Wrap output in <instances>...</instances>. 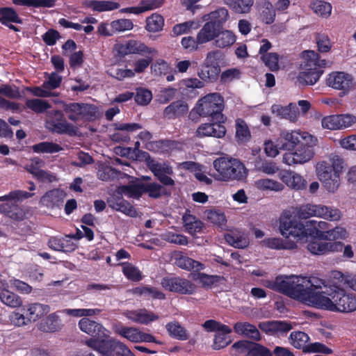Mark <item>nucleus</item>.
I'll return each instance as SVG.
<instances>
[{
	"label": "nucleus",
	"instance_id": "1",
	"mask_svg": "<svg viewBox=\"0 0 356 356\" xmlns=\"http://www.w3.org/2000/svg\"><path fill=\"white\" fill-rule=\"evenodd\" d=\"M332 284L330 276L325 280L316 276L291 275L277 277L266 286L316 309L340 313L356 311V296L345 291L340 284L337 287Z\"/></svg>",
	"mask_w": 356,
	"mask_h": 356
},
{
	"label": "nucleus",
	"instance_id": "2",
	"mask_svg": "<svg viewBox=\"0 0 356 356\" xmlns=\"http://www.w3.org/2000/svg\"><path fill=\"white\" fill-rule=\"evenodd\" d=\"M316 224L315 220L302 222L289 217H284L280 220V229L282 235L293 243H307L309 238L323 240L325 232L318 230Z\"/></svg>",
	"mask_w": 356,
	"mask_h": 356
},
{
	"label": "nucleus",
	"instance_id": "3",
	"mask_svg": "<svg viewBox=\"0 0 356 356\" xmlns=\"http://www.w3.org/2000/svg\"><path fill=\"white\" fill-rule=\"evenodd\" d=\"M216 170L213 177L222 181H242L248 176V170L238 159L229 156L217 158L213 162Z\"/></svg>",
	"mask_w": 356,
	"mask_h": 356
},
{
	"label": "nucleus",
	"instance_id": "4",
	"mask_svg": "<svg viewBox=\"0 0 356 356\" xmlns=\"http://www.w3.org/2000/svg\"><path fill=\"white\" fill-rule=\"evenodd\" d=\"M49 312L50 308L47 305L31 302L24 305L21 311L11 312L8 316V321L10 324L14 327H25L32 322L42 318Z\"/></svg>",
	"mask_w": 356,
	"mask_h": 356
},
{
	"label": "nucleus",
	"instance_id": "5",
	"mask_svg": "<svg viewBox=\"0 0 356 356\" xmlns=\"http://www.w3.org/2000/svg\"><path fill=\"white\" fill-rule=\"evenodd\" d=\"M295 213L296 217L300 220L317 217L330 221H337L342 217L341 211L337 208L313 204H305L296 207Z\"/></svg>",
	"mask_w": 356,
	"mask_h": 356
},
{
	"label": "nucleus",
	"instance_id": "6",
	"mask_svg": "<svg viewBox=\"0 0 356 356\" xmlns=\"http://www.w3.org/2000/svg\"><path fill=\"white\" fill-rule=\"evenodd\" d=\"M316 143V138L311 134L306 135V138L297 146L295 152H289L284 154L283 162L289 165L308 162L314 156V147Z\"/></svg>",
	"mask_w": 356,
	"mask_h": 356
},
{
	"label": "nucleus",
	"instance_id": "7",
	"mask_svg": "<svg viewBox=\"0 0 356 356\" xmlns=\"http://www.w3.org/2000/svg\"><path fill=\"white\" fill-rule=\"evenodd\" d=\"M224 108L223 99L218 93H211L199 100L196 112L201 117H210L218 122H223L222 111Z\"/></svg>",
	"mask_w": 356,
	"mask_h": 356
},
{
	"label": "nucleus",
	"instance_id": "8",
	"mask_svg": "<svg viewBox=\"0 0 356 356\" xmlns=\"http://www.w3.org/2000/svg\"><path fill=\"white\" fill-rule=\"evenodd\" d=\"M64 111L69 120L76 123L93 121L98 117L97 106L90 104H67L64 106Z\"/></svg>",
	"mask_w": 356,
	"mask_h": 356
},
{
	"label": "nucleus",
	"instance_id": "9",
	"mask_svg": "<svg viewBox=\"0 0 356 356\" xmlns=\"http://www.w3.org/2000/svg\"><path fill=\"white\" fill-rule=\"evenodd\" d=\"M116 334L134 343H155L161 344L152 334L145 332L140 328L135 326H116L114 329Z\"/></svg>",
	"mask_w": 356,
	"mask_h": 356
},
{
	"label": "nucleus",
	"instance_id": "10",
	"mask_svg": "<svg viewBox=\"0 0 356 356\" xmlns=\"http://www.w3.org/2000/svg\"><path fill=\"white\" fill-rule=\"evenodd\" d=\"M86 344L93 350L99 352L101 356H126L127 352L118 349L122 346H126L122 342L114 339H90Z\"/></svg>",
	"mask_w": 356,
	"mask_h": 356
},
{
	"label": "nucleus",
	"instance_id": "11",
	"mask_svg": "<svg viewBox=\"0 0 356 356\" xmlns=\"http://www.w3.org/2000/svg\"><path fill=\"white\" fill-rule=\"evenodd\" d=\"M161 284L167 291L183 295H193L197 290V286L195 283L180 277H163Z\"/></svg>",
	"mask_w": 356,
	"mask_h": 356
},
{
	"label": "nucleus",
	"instance_id": "12",
	"mask_svg": "<svg viewBox=\"0 0 356 356\" xmlns=\"http://www.w3.org/2000/svg\"><path fill=\"white\" fill-rule=\"evenodd\" d=\"M316 174L323 187L329 193L336 192L340 186L339 175L332 172L330 165L321 161L317 164Z\"/></svg>",
	"mask_w": 356,
	"mask_h": 356
},
{
	"label": "nucleus",
	"instance_id": "13",
	"mask_svg": "<svg viewBox=\"0 0 356 356\" xmlns=\"http://www.w3.org/2000/svg\"><path fill=\"white\" fill-rule=\"evenodd\" d=\"M356 123V117L351 114L332 115L322 119L324 129L330 130L343 129Z\"/></svg>",
	"mask_w": 356,
	"mask_h": 356
},
{
	"label": "nucleus",
	"instance_id": "14",
	"mask_svg": "<svg viewBox=\"0 0 356 356\" xmlns=\"http://www.w3.org/2000/svg\"><path fill=\"white\" fill-rule=\"evenodd\" d=\"M122 315L132 323L147 325L159 319V315L151 310L143 309H127Z\"/></svg>",
	"mask_w": 356,
	"mask_h": 356
},
{
	"label": "nucleus",
	"instance_id": "15",
	"mask_svg": "<svg viewBox=\"0 0 356 356\" xmlns=\"http://www.w3.org/2000/svg\"><path fill=\"white\" fill-rule=\"evenodd\" d=\"M306 135H309V134L307 132L300 133L297 131H282L277 140L279 149L288 151L293 150L306 138Z\"/></svg>",
	"mask_w": 356,
	"mask_h": 356
},
{
	"label": "nucleus",
	"instance_id": "16",
	"mask_svg": "<svg viewBox=\"0 0 356 356\" xmlns=\"http://www.w3.org/2000/svg\"><path fill=\"white\" fill-rule=\"evenodd\" d=\"M258 326L267 335L277 337L286 335L293 328L292 324L286 321H263Z\"/></svg>",
	"mask_w": 356,
	"mask_h": 356
},
{
	"label": "nucleus",
	"instance_id": "17",
	"mask_svg": "<svg viewBox=\"0 0 356 356\" xmlns=\"http://www.w3.org/2000/svg\"><path fill=\"white\" fill-rule=\"evenodd\" d=\"M326 84L334 89L341 90L340 96H343L352 86V76L344 72H332L327 78Z\"/></svg>",
	"mask_w": 356,
	"mask_h": 356
},
{
	"label": "nucleus",
	"instance_id": "18",
	"mask_svg": "<svg viewBox=\"0 0 356 356\" xmlns=\"http://www.w3.org/2000/svg\"><path fill=\"white\" fill-rule=\"evenodd\" d=\"M115 50L120 56H124L129 54L149 53L156 54L155 49L147 47L143 43L136 40H129L124 44L118 43L114 46Z\"/></svg>",
	"mask_w": 356,
	"mask_h": 356
},
{
	"label": "nucleus",
	"instance_id": "19",
	"mask_svg": "<svg viewBox=\"0 0 356 356\" xmlns=\"http://www.w3.org/2000/svg\"><path fill=\"white\" fill-rule=\"evenodd\" d=\"M303 62L301 64L302 70H323V68L330 67V61L320 60L318 54L314 51H305L302 52Z\"/></svg>",
	"mask_w": 356,
	"mask_h": 356
},
{
	"label": "nucleus",
	"instance_id": "20",
	"mask_svg": "<svg viewBox=\"0 0 356 356\" xmlns=\"http://www.w3.org/2000/svg\"><path fill=\"white\" fill-rule=\"evenodd\" d=\"M225 127L220 122L205 123L201 124L196 130L195 134L198 138L215 137L222 138L225 135Z\"/></svg>",
	"mask_w": 356,
	"mask_h": 356
},
{
	"label": "nucleus",
	"instance_id": "21",
	"mask_svg": "<svg viewBox=\"0 0 356 356\" xmlns=\"http://www.w3.org/2000/svg\"><path fill=\"white\" fill-rule=\"evenodd\" d=\"M172 260L174 261V263L177 266L186 270H194L199 271L205 268V266L203 264L184 255L180 252H173Z\"/></svg>",
	"mask_w": 356,
	"mask_h": 356
},
{
	"label": "nucleus",
	"instance_id": "22",
	"mask_svg": "<svg viewBox=\"0 0 356 356\" xmlns=\"http://www.w3.org/2000/svg\"><path fill=\"white\" fill-rule=\"evenodd\" d=\"M329 276L332 279V286L337 287L338 284L341 286L343 284L356 293V274L332 270L330 273Z\"/></svg>",
	"mask_w": 356,
	"mask_h": 356
},
{
	"label": "nucleus",
	"instance_id": "23",
	"mask_svg": "<svg viewBox=\"0 0 356 356\" xmlns=\"http://www.w3.org/2000/svg\"><path fill=\"white\" fill-rule=\"evenodd\" d=\"M234 332L241 336L259 341L261 335L258 328L253 324L247 321H238L234 325Z\"/></svg>",
	"mask_w": 356,
	"mask_h": 356
},
{
	"label": "nucleus",
	"instance_id": "24",
	"mask_svg": "<svg viewBox=\"0 0 356 356\" xmlns=\"http://www.w3.org/2000/svg\"><path fill=\"white\" fill-rule=\"evenodd\" d=\"M66 194L60 189H54L47 192L40 199L43 206L54 209L63 205Z\"/></svg>",
	"mask_w": 356,
	"mask_h": 356
},
{
	"label": "nucleus",
	"instance_id": "25",
	"mask_svg": "<svg viewBox=\"0 0 356 356\" xmlns=\"http://www.w3.org/2000/svg\"><path fill=\"white\" fill-rule=\"evenodd\" d=\"M271 111L277 117L289 120L291 122H296L298 119L299 111L296 104L290 103L287 106L274 104L271 107Z\"/></svg>",
	"mask_w": 356,
	"mask_h": 356
},
{
	"label": "nucleus",
	"instance_id": "26",
	"mask_svg": "<svg viewBox=\"0 0 356 356\" xmlns=\"http://www.w3.org/2000/svg\"><path fill=\"white\" fill-rule=\"evenodd\" d=\"M109 207L119 211L130 217H136L137 212L134 207L121 196H113L107 200Z\"/></svg>",
	"mask_w": 356,
	"mask_h": 356
},
{
	"label": "nucleus",
	"instance_id": "27",
	"mask_svg": "<svg viewBox=\"0 0 356 356\" xmlns=\"http://www.w3.org/2000/svg\"><path fill=\"white\" fill-rule=\"evenodd\" d=\"M280 179L292 189L300 191L306 188V180L300 175L293 171H284L281 174Z\"/></svg>",
	"mask_w": 356,
	"mask_h": 356
},
{
	"label": "nucleus",
	"instance_id": "28",
	"mask_svg": "<svg viewBox=\"0 0 356 356\" xmlns=\"http://www.w3.org/2000/svg\"><path fill=\"white\" fill-rule=\"evenodd\" d=\"M220 73V66H211L202 63L197 75L201 80L207 83H213L218 79Z\"/></svg>",
	"mask_w": 356,
	"mask_h": 356
},
{
	"label": "nucleus",
	"instance_id": "29",
	"mask_svg": "<svg viewBox=\"0 0 356 356\" xmlns=\"http://www.w3.org/2000/svg\"><path fill=\"white\" fill-rule=\"evenodd\" d=\"M0 212L15 220H22L25 217L24 211L15 202H7L0 204Z\"/></svg>",
	"mask_w": 356,
	"mask_h": 356
},
{
	"label": "nucleus",
	"instance_id": "30",
	"mask_svg": "<svg viewBox=\"0 0 356 356\" xmlns=\"http://www.w3.org/2000/svg\"><path fill=\"white\" fill-rule=\"evenodd\" d=\"M260 17L264 22L267 24H272L276 16V11L273 4L268 0L258 1Z\"/></svg>",
	"mask_w": 356,
	"mask_h": 356
},
{
	"label": "nucleus",
	"instance_id": "31",
	"mask_svg": "<svg viewBox=\"0 0 356 356\" xmlns=\"http://www.w3.org/2000/svg\"><path fill=\"white\" fill-rule=\"evenodd\" d=\"M218 31L220 29L213 25V24L208 22H206L197 34L198 42L203 44L213 40L215 41L216 36H218Z\"/></svg>",
	"mask_w": 356,
	"mask_h": 356
},
{
	"label": "nucleus",
	"instance_id": "32",
	"mask_svg": "<svg viewBox=\"0 0 356 356\" xmlns=\"http://www.w3.org/2000/svg\"><path fill=\"white\" fill-rule=\"evenodd\" d=\"M188 104L181 100L175 101L168 106L163 111V115L172 118L182 115L188 112Z\"/></svg>",
	"mask_w": 356,
	"mask_h": 356
},
{
	"label": "nucleus",
	"instance_id": "33",
	"mask_svg": "<svg viewBox=\"0 0 356 356\" xmlns=\"http://www.w3.org/2000/svg\"><path fill=\"white\" fill-rule=\"evenodd\" d=\"M0 300L3 305L13 309L19 308L23 305L22 298L8 289L0 291Z\"/></svg>",
	"mask_w": 356,
	"mask_h": 356
},
{
	"label": "nucleus",
	"instance_id": "34",
	"mask_svg": "<svg viewBox=\"0 0 356 356\" xmlns=\"http://www.w3.org/2000/svg\"><path fill=\"white\" fill-rule=\"evenodd\" d=\"M229 17L228 10L225 8H219L208 14L209 23L213 24L216 27L221 30L223 24Z\"/></svg>",
	"mask_w": 356,
	"mask_h": 356
},
{
	"label": "nucleus",
	"instance_id": "35",
	"mask_svg": "<svg viewBox=\"0 0 356 356\" xmlns=\"http://www.w3.org/2000/svg\"><path fill=\"white\" fill-rule=\"evenodd\" d=\"M47 127L54 132L58 134H75L77 131L76 128L72 124L67 122L66 120H61L59 122H48Z\"/></svg>",
	"mask_w": 356,
	"mask_h": 356
},
{
	"label": "nucleus",
	"instance_id": "36",
	"mask_svg": "<svg viewBox=\"0 0 356 356\" xmlns=\"http://www.w3.org/2000/svg\"><path fill=\"white\" fill-rule=\"evenodd\" d=\"M214 44L218 48H226L232 46L236 42L234 33L229 30L218 31Z\"/></svg>",
	"mask_w": 356,
	"mask_h": 356
},
{
	"label": "nucleus",
	"instance_id": "37",
	"mask_svg": "<svg viewBox=\"0 0 356 356\" xmlns=\"http://www.w3.org/2000/svg\"><path fill=\"white\" fill-rule=\"evenodd\" d=\"M146 161L149 168L157 178L162 175V174L172 175L173 172L172 168L168 164L165 163H159L151 159L149 155L146 157Z\"/></svg>",
	"mask_w": 356,
	"mask_h": 356
},
{
	"label": "nucleus",
	"instance_id": "38",
	"mask_svg": "<svg viewBox=\"0 0 356 356\" xmlns=\"http://www.w3.org/2000/svg\"><path fill=\"white\" fill-rule=\"evenodd\" d=\"M225 4L236 13H248L252 6L254 0H223Z\"/></svg>",
	"mask_w": 356,
	"mask_h": 356
},
{
	"label": "nucleus",
	"instance_id": "39",
	"mask_svg": "<svg viewBox=\"0 0 356 356\" xmlns=\"http://www.w3.org/2000/svg\"><path fill=\"white\" fill-rule=\"evenodd\" d=\"M81 331L90 335H99L104 332L103 327L95 321L83 318L79 323Z\"/></svg>",
	"mask_w": 356,
	"mask_h": 356
},
{
	"label": "nucleus",
	"instance_id": "40",
	"mask_svg": "<svg viewBox=\"0 0 356 356\" xmlns=\"http://www.w3.org/2000/svg\"><path fill=\"white\" fill-rule=\"evenodd\" d=\"M84 5L87 7L92 8L93 10L98 12L110 11L118 9L120 4L111 1H86Z\"/></svg>",
	"mask_w": 356,
	"mask_h": 356
},
{
	"label": "nucleus",
	"instance_id": "41",
	"mask_svg": "<svg viewBox=\"0 0 356 356\" xmlns=\"http://www.w3.org/2000/svg\"><path fill=\"white\" fill-rule=\"evenodd\" d=\"M143 183H137L127 186H121L118 188L117 193L120 195H125L129 197L139 198L143 194Z\"/></svg>",
	"mask_w": 356,
	"mask_h": 356
},
{
	"label": "nucleus",
	"instance_id": "42",
	"mask_svg": "<svg viewBox=\"0 0 356 356\" xmlns=\"http://www.w3.org/2000/svg\"><path fill=\"white\" fill-rule=\"evenodd\" d=\"M309 340V337L304 332L296 331L292 332L290 334L289 341L291 346L296 348L305 350L307 343Z\"/></svg>",
	"mask_w": 356,
	"mask_h": 356
},
{
	"label": "nucleus",
	"instance_id": "43",
	"mask_svg": "<svg viewBox=\"0 0 356 356\" xmlns=\"http://www.w3.org/2000/svg\"><path fill=\"white\" fill-rule=\"evenodd\" d=\"M165 327L170 336L176 339L184 341L188 339V334L186 330L178 322L174 321L168 323Z\"/></svg>",
	"mask_w": 356,
	"mask_h": 356
},
{
	"label": "nucleus",
	"instance_id": "44",
	"mask_svg": "<svg viewBox=\"0 0 356 356\" xmlns=\"http://www.w3.org/2000/svg\"><path fill=\"white\" fill-rule=\"evenodd\" d=\"M228 331H218L214 335L212 347L214 350H220L227 346L231 342L232 339L229 334L232 329L228 326Z\"/></svg>",
	"mask_w": 356,
	"mask_h": 356
},
{
	"label": "nucleus",
	"instance_id": "45",
	"mask_svg": "<svg viewBox=\"0 0 356 356\" xmlns=\"http://www.w3.org/2000/svg\"><path fill=\"white\" fill-rule=\"evenodd\" d=\"M182 220L186 229L189 233L195 234L201 231L202 223L195 216L186 213L183 216Z\"/></svg>",
	"mask_w": 356,
	"mask_h": 356
},
{
	"label": "nucleus",
	"instance_id": "46",
	"mask_svg": "<svg viewBox=\"0 0 356 356\" xmlns=\"http://www.w3.org/2000/svg\"><path fill=\"white\" fill-rule=\"evenodd\" d=\"M312 10L318 16L327 18L332 12V6L330 3L323 1H316L311 5Z\"/></svg>",
	"mask_w": 356,
	"mask_h": 356
},
{
	"label": "nucleus",
	"instance_id": "47",
	"mask_svg": "<svg viewBox=\"0 0 356 356\" xmlns=\"http://www.w3.org/2000/svg\"><path fill=\"white\" fill-rule=\"evenodd\" d=\"M256 186L261 190H270L273 191H281L284 189V185L271 179H261L256 181Z\"/></svg>",
	"mask_w": 356,
	"mask_h": 356
},
{
	"label": "nucleus",
	"instance_id": "48",
	"mask_svg": "<svg viewBox=\"0 0 356 356\" xmlns=\"http://www.w3.org/2000/svg\"><path fill=\"white\" fill-rule=\"evenodd\" d=\"M323 72V70H302L299 74L298 80L300 83L313 85L319 79Z\"/></svg>",
	"mask_w": 356,
	"mask_h": 356
},
{
	"label": "nucleus",
	"instance_id": "49",
	"mask_svg": "<svg viewBox=\"0 0 356 356\" xmlns=\"http://www.w3.org/2000/svg\"><path fill=\"white\" fill-rule=\"evenodd\" d=\"M163 25L164 19L159 14H153L147 18L146 29L149 32H158L162 30Z\"/></svg>",
	"mask_w": 356,
	"mask_h": 356
},
{
	"label": "nucleus",
	"instance_id": "50",
	"mask_svg": "<svg viewBox=\"0 0 356 356\" xmlns=\"http://www.w3.org/2000/svg\"><path fill=\"white\" fill-rule=\"evenodd\" d=\"M33 150L37 153H49L53 154L63 150V148L58 144L51 142H42L34 145L32 147Z\"/></svg>",
	"mask_w": 356,
	"mask_h": 356
},
{
	"label": "nucleus",
	"instance_id": "51",
	"mask_svg": "<svg viewBox=\"0 0 356 356\" xmlns=\"http://www.w3.org/2000/svg\"><path fill=\"white\" fill-rule=\"evenodd\" d=\"M143 193H147L150 197L159 198L165 193V188L155 182L143 183Z\"/></svg>",
	"mask_w": 356,
	"mask_h": 356
},
{
	"label": "nucleus",
	"instance_id": "52",
	"mask_svg": "<svg viewBox=\"0 0 356 356\" xmlns=\"http://www.w3.org/2000/svg\"><path fill=\"white\" fill-rule=\"evenodd\" d=\"M26 106L35 113H41L51 108L48 102L41 99H32L26 101Z\"/></svg>",
	"mask_w": 356,
	"mask_h": 356
},
{
	"label": "nucleus",
	"instance_id": "53",
	"mask_svg": "<svg viewBox=\"0 0 356 356\" xmlns=\"http://www.w3.org/2000/svg\"><path fill=\"white\" fill-rule=\"evenodd\" d=\"M253 345L252 342L247 340H241L234 343L232 346V349L235 355L241 356H250V349Z\"/></svg>",
	"mask_w": 356,
	"mask_h": 356
},
{
	"label": "nucleus",
	"instance_id": "54",
	"mask_svg": "<svg viewBox=\"0 0 356 356\" xmlns=\"http://www.w3.org/2000/svg\"><path fill=\"white\" fill-rule=\"evenodd\" d=\"M0 22L4 24H7L8 22L19 24L22 22L17 13L10 8H3L0 9Z\"/></svg>",
	"mask_w": 356,
	"mask_h": 356
},
{
	"label": "nucleus",
	"instance_id": "55",
	"mask_svg": "<svg viewBox=\"0 0 356 356\" xmlns=\"http://www.w3.org/2000/svg\"><path fill=\"white\" fill-rule=\"evenodd\" d=\"M255 168L258 171L267 175H273L279 170L275 163L273 161H262L260 159L256 160Z\"/></svg>",
	"mask_w": 356,
	"mask_h": 356
},
{
	"label": "nucleus",
	"instance_id": "56",
	"mask_svg": "<svg viewBox=\"0 0 356 356\" xmlns=\"http://www.w3.org/2000/svg\"><path fill=\"white\" fill-rule=\"evenodd\" d=\"M194 279L198 280L203 287H211L214 284L220 282L222 277L218 275L199 273L195 275Z\"/></svg>",
	"mask_w": 356,
	"mask_h": 356
},
{
	"label": "nucleus",
	"instance_id": "57",
	"mask_svg": "<svg viewBox=\"0 0 356 356\" xmlns=\"http://www.w3.org/2000/svg\"><path fill=\"white\" fill-rule=\"evenodd\" d=\"M100 312L99 309H66L62 312L75 317H82L97 315Z\"/></svg>",
	"mask_w": 356,
	"mask_h": 356
},
{
	"label": "nucleus",
	"instance_id": "58",
	"mask_svg": "<svg viewBox=\"0 0 356 356\" xmlns=\"http://www.w3.org/2000/svg\"><path fill=\"white\" fill-rule=\"evenodd\" d=\"M348 236V232L345 228L337 227L334 229L325 232L323 240L334 241L338 239H345Z\"/></svg>",
	"mask_w": 356,
	"mask_h": 356
},
{
	"label": "nucleus",
	"instance_id": "59",
	"mask_svg": "<svg viewBox=\"0 0 356 356\" xmlns=\"http://www.w3.org/2000/svg\"><path fill=\"white\" fill-rule=\"evenodd\" d=\"M122 271L127 279L137 282L142 279L140 270L129 263L122 264Z\"/></svg>",
	"mask_w": 356,
	"mask_h": 356
},
{
	"label": "nucleus",
	"instance_id": "60",
	"mask_svg": "<svg viewBox=\"0 0 356 356\" xmlns=\"http://www.w3.org/2000/svg\"><path fill=\"white\" fill-rule=\"evenodd\" d=\"M136 293L144 295L147 298L164 299L165 295L159 290L152 287H138L135 289Z\"/></svg>",
	"mask_w": 356,
	"mask_h": 356
},
{
	"label": "nucleus",
	"instance_id": "61",
	"mask_svg": "<svg viewBox=\"0 0 356 356\" xmlns=\"http://www.w3.org/2000/svg\"><path fill=\"white\" fill-rule=\"evenodd\" d=\"M117 175L118 171L108 165L100 168L97 172V177L104 181L113 180L117 177Z\"/></svg>",
	"mask_w": 356,
	"mask_h": 356
},
{
	"label": "nucleus",
	"instance_id": "62",
	"mask_svg": "<svg viewBox=\"0 0 356 356\" xmlns=\"http://www.w3.org/2000/svg\"><path fill=\"white\" fill-rule=\"evenodd\" d=\"M223 53L220 50H212L207 54L203 63L211 66H220L219 61L222 60Z\"/></svg>",
	"mask_w": 356,
	"mask_h": 356
},
{
	"label": "nucleus",
	"instance_id": "63",
	"mask_svg": "<svg viewBox=\"0 0 356 356\" xmlns=\"http://www.w3.org/2000/svg\"><path fill=\"white\" fill-rule=\"evenodd\" d=\"M134 97L136 102L140 105H147L152 99L151 91L143 88L137 89Z\"/></svg>",
	"mask_w": 356,
	"mask_h": 356
},
{
	"label": "nucleus",
	"instance_id": "64",
	"mask_svg": "<svg viewBox=\"0 0 356 356\" xmlns=\"http://www.w3.org/2000/svg\"><path fill=\"white\" fill-rule=\"evenodd\" d=\"M278 59L279 56L276 53H269L261 56L263 62L272 71H276L279 69Z\"/></svg>",
	"mask_w": 356,
	"mask_h": 356
}]
</instances>
